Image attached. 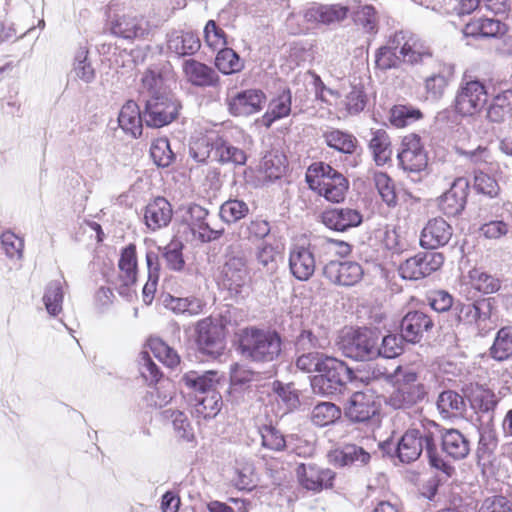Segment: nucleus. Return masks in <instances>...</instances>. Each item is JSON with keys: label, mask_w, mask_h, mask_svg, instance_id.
I'll use <instances>...</instances> for the list:
<instances>
[{"label": "nucleus", "mask_w": 512, "mask_h": 512, "mask_svg": "<svg viewBox=\"0 0 512 512\" xmlns=\"http://www.w3.org/2000/svg\"><path fill=\"white\" fill-rule=\"evenodd\" d=\"M441 427L433 421L422 423L420 427H412L405 431L397 445V455L402 462L410 463L417 460L425 448L429 464L447 477H452L455 468L447 463L437 452L436 438Z\"/></svg>", "instance_id": "f257e3e1"}, {"label": "nucleus", "mask_w": 512, "mask_h": 512, "mask_svg": "<svg viewBox=\"0 0 512 512\" xmlns=\"http://www.w3.org/2000/svg\"><path fill=\"white\" fill-rule=\"evenodd\" d=\"M309 188L331 203H341L349 190L348 179L324 162L311 164L306 172Z\"/></svg>", "instance_id": "f03ea898"}, {"label": "nucleus", "mask_w": 512, "mask_h": 512, "mask_svg": "<svg viewBox=\"0 0 512 512\" xmlns=\"http://www.w3.org/2000/svg\"><path fill=\"white\" fill-rule=\"evenodd\" d=\"M251 280L249 257L240 245H230L224 255L219 283L231 294H240Z\"/></svg>", "instance_id": "7ed1b4c3"}, {"label": "nucleus", "mask_w": 512, "mask_h": 512, "mask_svg": "<svg viewBox=\"0 0 512 512\" xmlns=\"http://www.w3.org/2000/svg\"><path fill=\"white\" fill-rule=\"evenodd\" d=\"M281 338L276 332L245 328L239 334V348L255 361H273L281 352Z\"/></svg>", "instance_id": "20e7f679"}, {"label": "nucleus", "mask_w": 512, "mask_h": 512, "mask_svg": "<svg viewBox=\"0 0 512 512\" xmlns=\"http://www.w3.org/2000/svg\"><path fill=\"white\" fill-rule=\"evenodd\" d=\"M353 378V371L341 360L325 356L319 375L314 376L312 387L323 395L340 392L342 387Z\"/></svg>", "instance_id": "39448f33"}, {"label": "nucleus", "mask_w": 512, "mask_h": 512, "mask_svg": "<svg viewBox=\"0 0 512 512\" xmlns=\"http://www.w3.org/2000/svg\"><path fill=\"white\" fill-rule=\"evenodd\" d=\"M378 334L368 328H359L345 333L341 338V349L345 356L355 360H371L378 356Z\"/></svg>", "instance_id": "423d86ee"}, {"label": "nucleus", "mask_w": 512, "mask_h": 512, "mask_svg": "<svg viewBox=\"0 0 512 512\" xmlns=\"http://www.w3.org/2000/svg\"><path fill=\"white\" fill-rule=\"evenodd\" d=\"M381 402L373 391H356L344 406V416L352 423L369 424L379 420Z\"/></svg>", "instance_id": "0eeeda50"}, {"label": "nucleus", "mask_w": 512, "mask_h": 512, "mask_svg": "<svg viewBox=\"0 0 512 512\" xmlns=\"http://www.w3.org/2000/svg\"><path fill=\"white\" fill-rule=\"evenodd\" d=\"M180 109V102L171 94H153L146 102L144 122L148 127H164L177 119Z\"/></svg>", "instance_id": "6e6552de"}, {"label": "nucleus", "mask_w": 512, "mask_h": 512, "mask_svg": "<svg viewBox=\"0 0 512 512\" xmlns=\"http://www.w3.org/2000/svg\"><path fill=\"white\" fill-rule=\"evenodd\" d=\"M487 88L477 79L461 81L454 100V110L461 116H473L482 111L487 103Z\"/></svg>", "instance_id": "1a4fd4ad"}, {"label": "nucleus", "mask_w": 512, "mask_h": 512, "mask_svg": "<svg viewBox=\"0 0 512 512\" xmlns=\"http://www.w3.org/2000/svg\"><path fill=\"white\" fill-rule=\"evenodd\" d=\"M195 343L198 351L211 358L221 356L225 349V327L207 317L197 322Z\"/></svg>", "instance_id": "9d476101"}, {"label": "nucleus", "mask_w": 512, "mask_h": 512, "mask_svg": "<svg viewBox=\"0 0 512 512\" xmlns=\"http://www.w3.org/2000/svg\"><path fill=\"white\" fill-rule=\"evenodd\" d=\"M392 43L398 48L399 58L403 64L416 66L433 57L430 45L412 32L396 31L392 35Z\"/></svg>", "instance_id": "9b49d317"}, {"label": "nucleus", "mask_w": 512, "mask_h": 512, "mask_svg": "<svg viewBox=\"0 0 512 512\" xmlns=\"http://www.w3.org/2000/svg\"><path fill=\"white\" fill-rule=\"evenodd\" d=\"M444 264L440 252H419L406 259L398 268L399 275L406 280H420L438 271Z\"/></svg>", "instance_id": "f8f14e48"}, {"label": "nucleus", "mask_w": 512, "mask_h": 512, "mask_svg": "<svg viewBox=\"0 0 512 512\" xmlns=\"http://www.w3.org/2000/svg\"><path fill=\"white\" fill-rule=\"evenodd\" d=\"M266 102V94L257 88L238 91L225 99L227 110L234 117H248L259 113Z\"/></svg>", "instance_id": "ddd939ff"}, {"label": "nucleus", "mask_w": 512, "mask_h": 512, "mask_svg": "<svg viewBox=\"0 0 512 512\" xmlns=\"http://www.w3.org/2000/svg\"><path fill=\"white\" fill-rule=\"evenodd\" d=\"M401 146V151L397 156L401 168L412 173L425 170L428 165V157L420 136L414 133L405 136Z\"/></svg>", "instance_id": "4468645a"}, {"label": "nucleus", "mask_w": 512, "mask_h": 512, "mask_svg": "<svg viewBox=\"0 0 512 512\" xmlns=\"http://www.w3.org/2000/svg\"><path fill=\"white\" fill-rule=\"evenodd\" d=\"M316 268L315 256L308 241L296 242L289 253V269L292 275L300 280H309Z\"/></svg>", "instance_id": "2eb2a0df"}, {"label": "nucleus", "mask_w": 512, "mask_h": 512, "mask_svg": "<svg viewBox=\"0 0 512 512\" xmlns=\"http://www.w3.org/2000/svg\"><path fill=\"white\" fill-rule=\"evenodd\" d=\"M364 275L362 266L355 261H330L323 268V276L332 284L354 286Z\"/></svg>", "instance_id": "dca6fc26"}, {"label": "nucleus", "mask_w": 512, "mask_h": 512, "mask_svg": "<svg viewBox=\"0 0 512 512\" xmlns=\"http://www.w3.org/2000/svg\"><path fill=\"white\" fill-rule=\"evenodd\" d=\"M299 484L306 490L320 492L333 486L335 473L330 469H323L315 463H301L296 468Z\"/></svg>", "instance_id": "f3484780"}, {"label": "nucleus", "mask_w": 512, "mask_h": 512, "mask_svg": "<svg viewBox=\"0 0 512 512\" xmlns=\"http://www.w3.org/2000/svg\"><path fill=\"white\" fill-rule=\"evenodd\" d=\"M468 189L469 184L465 178L455 179L451 187L438 198L439 210L447 216L460 214L465 208Z\"/></svg>", "instance_id": "a211bd4d"}, {"label": "nucleus", "mask_w": 512, "mask_h": 512, "mask_svg": "<svg viewBox=\"0 0 512 512\" xmlns=\"http://www.w3.org/2000/svg\"><path fill=\"white\" fill-rule=\"evenodd\" d=\"M509 27L499 19L473 17L463 27L465 37L473 39L501 38L507 34Z\"/></svg>", "instance_id": "6ab92c4d"}, {"label": "nucleus", "mask_w": 512, "mask_h": 512, "mask_svg": "<svg viewBox=\"0 0 512 512\" xmlns=\"http://www.w3.org/2000/svg\"><path fill=\"white\" fill-rule=\"evenodd\" d=\"M434 328L432 318L422 311H409L402 319L400 329L401 336L408 342L418 343L426 333Z\"/></svg>", "instance_id": "aec40b11"}, {"label": "nucleus", "mask_w": 512, "mask_h": 512, "mask_svg": "<svg viewBox=\"0 0 512 512\" xmlns=\"http://www.w3.org/2000/svg\"><path fill=\"white\" fill-rule=\"evenodd\" d=\"M182 71L185 79L192 86L216 87L220 83L219 75L212 67L193 58L184 60Z\"/></svg>", "instance_id": "412c9836"}, {"label": "nucleus", "mask_w": 512, "mask_h": 512, "mask_svg": "<svg viewBox=\"0 0 512 512\" xmlns=\"http://www.w3.org/2000/svg\"><path fill=\"white\" fill-rule=\"evenodd\" d=\"M453 229L441 217L430 219L420 234V245L425 249H436L446 245L451 239Z\"/></svg>", "instance_id": "4be33fe9"}, {"label": "nucleus", "mask_w": 512, "mask_h": 512, "mask_svg": "<svg viewBox=\"0 0 512 512\" xmlns=\"http://www.w3.org/2000/svg\"><path fill=\"white\" fill-rule=\"evenodd\" d=\"M475 327L485 336L497 328L499 315L494 298H482L474 302Z\"/></svg>", "instance_id": "5701e85b"}, {"label": "nucleus", "mask_w": 512, "mask_h": 512, "mask_svg": "<svg viewBox=\"0 0 512 512\" xmlns=\"http://www.w3.org/2000/svg\"><path fill=\"white\" fill-rule=\"evenodd\" d=\"M172 214L169 201L164 197H156L145 207L144 221L150 230L156 231L169 224Z\"/></svg>", "instance_id": "b1692460"}, {"label": "nucleus", "mask_w": 512, "mask_h": 512, "mask_svg": "<svg viewBox=\"0 0 512 512\" xmlns=\"http://www.w3.org/2000/svg\"><path fill=\"white\" fill-rule=\"evenodd\" d=\"M323 223L330 229L345 231L362 223L361 213L352 208H334L323 213Z\"/></svg>", "instance_id": "393cba45"}, {"label": "nucleus", "mask_w": 512, "mask_h": 512, "mask_svg": "<svg viewBox=\"0 0 512 512\" xmlns=\"http://www.w3.org/2000/svg\"><path fill=\"white\" fill-rule=\"evenodd\" d=\"M118 268L121 287H130L137 282L138 259L134 243L128 244L121 250Z\"/></svg>", "instance_id": "a878e982"}, {"label": "nucleus", "mask_w": 512, "mask_h": 512, "mask_svg": "<svg viewBox=\"0 0 512 512\" xmlns=\"http://www.w3.org/2000/svg\"><path fill=\"white\" fill-rule=\"evenodd\" d=\"M443 451L454 460H462L470 453L469 440L457 429H448L441 433Z\"/></svg>", "instance_id": "bb28decb"}, {"label": "nucleus", "mask_w": 512, "mask_h": 512, "mask_svg": "<svg viewBox=\"0 0 512 512\" xmlns=\"http://www.w3.org/2000/svg\"><path fill=\"white\" fill-rule=\"evenodd\" d=\"M292 94L289 89H284L276 97L271 99L267 111L261 117V124L270 128L272 124L291 113Z\"/></svg>", "instance_id": "cd10ccee"}, {"label": "nucleus", "mask_w": 512, "mask_h": 512, "mask_svg": "<svg viewBox=\"0 0 512 512\" xmlns=\"http://www.w3.org/2000/svg\"><path fill=\"white\" fill-rule=\"evenodd\" d=\"M118 123L122 130L132 136L138 138L142 135L143 120L138 104L132 100L127 101L121 108Z\"/></svg>", "instance_id": "c85d7f7f"}, {"label": "nucleus", "mask_w": 512, "mask_h": 512, "mask_svg": "<svg viewBox=\"0 0 512 512\" xmlns=\"http://www.w3.org/2000/svg\"><path fill=\"white\" fill-rule=\"evenodd\" d=\"M425 396L426 389L424 385H397L389 396L388 404L395 409L409 408L422 401Z\"/></svg>", "instance_id": "c756f323"}, {"label": "nucleus", "mask_w": 512, "mask_h": 512, "mask_svg": "<svg viewBox=\"0 0 512 512\" xmlns=\"http://www.w3.org/2000/svg\"><path fill=\"white\" fill-rule=\"evenodd\" d=\"M164 306L177 315L196 316L202 313L205 303L194 295L187 297H175L167 294L163 298Z\"/></svg>", "instance_id": "7c9ffc66"}, {"label": "nucleus", "mask_w": 512, "mask_h": 512, "mask_svg": "<svg viewBox=\"0 0 512 512\" xmlns=\"http://www.w3.org/2000/svg\"><path fill=\"white\" fill-rule=\"evenodd\" d=\"M486 115L494 123H503L512 117V88L504 89L492 97Z\"/></svg>", "instance_id": "2f4dec72"}, {"label": "nucleus", "mask_w": 512, "mask_h": 512, "mask_svg": "<svg viewBox=\"0 0 512 512\" xmlns=\"http://www.w3.org/2000/svg\"><path fill=\"white\" fill-rule=\"evenodd\" d=\"M368 103V95L363 85H351L343 98L337 103L340 112L346 116H354L361 113Z\"/></svg>", "instance_id": "473e14b6"}, {"label": "nucleus", "mask_w": 512, "mask_h": 512, "mask_svg": "<svg viewBox=\"0 0 512 512\" xmlns=\"http://www.w3.org/2000/svg\"><path fill=\"white\" fill-rule=\"evenodd\" d=\"M142 18L132 14L118 15L111 22V32L125 39H134L143 36L145 29L142 26Z\"/></svg>", "instance_id": "72a5a7b5"}, {"label": "nucleus", "mask_w": 512, "mask_h": 512, "mask_svg": "<svg viewBox=\"0 0 512 512\" xmlns=\"http://www.w3.org/2000/svg\"><path fill=\"white\" fill-rule=\"evenodd\" d=\"M168 49L179 56L192 55L196 53L201 42L197 34L193 32H173L167 42Z\"/></svg>", "instance_id": "f704fd0d"}, {"label": "nucleus", "mask_w": 512, "mask_h": 512, "mask_svg": "<svg viewBox=\"0 0 512 512\" xmlns=\"http://www.w3.org/2000/svg\"><path fill=\"white\" fill-rule=\"evenodd\" d=\"M467 398L477 413L494 411L498 403L494 391L479 384L471 386Z\"/></svg>", "instance_id": "c9c22d12"}, {"label": "nucleus", "mask_w": 512, "mask_h": 512, "mask_svg": "<svg viewBox=\"0 0 512 512\" xmlns=\"http://www.w3.org/2000/svg\"><path fill=\"white\" fill-rule=\"evenodd\" d=\"M323 138L328 147L344 154L355 153L359 144L353 134L336 128L325 131Z\"/></svg>", "instance_id": "e433bc0d"}, {"label": "nucleus", "mask_w": 512, "mask_h": 512, "mask_svg": "<svg viewBox=\"0 0 512 512\" xmlns=\"http://www.w3.org/2000/svg\"><path fill=\"white\" fill-rule=\"evenodd\" d=\"M369 148L378 166H383L391 161L393 154L392 145L390 137L385 130L378 129L372 133Z\"/></svg>", "instance_id": "4c0bfd02"}, {"label": "nucleus", "mask_w": 512, "mask_h": 512, "mask_svg": "<svg viewBox=\"0 0 512 512\" xmlns=\"http://www.w3.org/2000/svg\"><path fill=\"white\" fill-rule=\"evenodd\" d=\"M352 20L356 27L361 29L365 34L373 36L379 30V15L375 7L370 4L359 6L353 10Z\"/></svg>", "instance_id": "58836bf2"}, {"label": "nucleus", "mask_w": 512, "mask_h": 512, "mask_svg": "<svg viewBox=\"0 0 512 512\" xmlns=\"http://www.w3.org/2000/svg\"><path fill=\"white\" fill-rule=\"evenodd\" d=\"M331 461L338 466H347L355 462L367 464L370 461V454L362 447L355 444H347L342 449H336L331 454Z\"/></svg>", "instance_id": "ea45409f"}, {"label": "nucleus", "mask_w": 512, "mask_h": 512, "mask_svg": "<svg viewBox=\"0 0 512 512\" xmlns=\"http://www.w3.org/2000/svg\"><path fill=\"white\" fill-rule=\"evenodd\" d=\"M349 9L341 5H320L310 8L306 16L322 24H332L344 20Z\"/></svg>", "instance_id": "a19ab883"}, {"label": "nucleus", "mask_w": 512, "mask_h": 512, "mask_svg": "<svg viewBox=\"0 0 512 512\" xmlns=\"http://www.w3.org/2000/svg\"><path fill=\"white\" fill-rule=\"evenodd\" d=\"M182 381L189 389L205 393L215 390L219 383V378L218 373L212 370L201 375L195 371H189L183 375Z\"/></svg>", "instance_id": "79ce46f5"}, {"label": "nucleus", "mask_w": 512, "mask_h": 512, "mask_svg": "<svg viewBox=\"0 0 512 512\" xmlns=\"http://www.w3.org/2000/svg\"><path fill=\"white\" fill-rule=\"evenodd\" d=\"M467 284L471 289L482 294L495 293L501 287V282L498 278L478 268H473L469 271Z\"/></svg>", "instance_id": "37998d69"}, {"label": "nucleus", "mask_w": 512, "mask_h": 512, "mask_svg": "<svg viewBox=\"0 0 512 512\" xmlns=\"http://www.w3.org/2000/svg\"><path fill=\"white\" fill-rule=\"evenodd\" d=\"M437 407L445 417L461 416L466 410L464 398L452 390L443 391L439 395Z\"/></svg>", "instance_id": "c03bdc74"}, {"label": "nucleus", "mask_w": 512, "mask_h": 512, "mask_svg": "<svg viewBox=\"0 0 512 512\" xmlns=\"http://www.w3.org/2000/svg\"><path fill=\"white\" fill-rule=\"evenodd\" d=\"M489 355L496 361H505L512 356V327L499 329L493 344L489 348Z\"/></svg>", "instance_id": "a18cd8bd"}, {"label": "nucleus", "mask_w": 512, "mask_h": 512, "mask_svg": "<svg viewBox=\"0 0 512 512\" xmlns=\"http://www.w3.org/2000/svg\"><path fill=\"white\" fill-rule=\"evenodd\" d=\"M147 346L152 354L165 366L174 368L180 364L178 353L161 338L152 336L147 340Z\"/></svg>", "instance_id": "49530a36"}, {"label": "nucleus", "mask_w": 512, "mask_h": 512, "mask_svg": "<svg viewBox=\"0 0 512 512\" xmlns=\"http://www.w3.org/2000/svg\"><path fill=\"white\" fill-rule=\"evenodd\" d=\"M342 411L340 407L332 402L318 403L312 410L311 421L319 427H325L335 423L341 418Z\"/></svg>", "instance_id": "de8ad7c7"}, {"label": "nucleus", "mask_w": 512, "mask_h": 512, "mask_svg": "<svg viewBox=\"0 0 512 512\" xmlns=\"http://www.w3.org/2000/svg\"><path fill=\"white\" fill-rule=\"evenodd\" d=\"M423 117L420 109L410 105H394L390 110L389 121L396 128H404Z\"/></svg>", "instance_id": "09e8293b"}, {"label": "nucleus", "mask_w": 512, "mask_h": 512, "mask_svg": "<svg viewBox=\"0 0 512 512\" xmlns=\"http://www.w3.org/2000/svg\"><path fill=\"white\" fill-rule=\"evenodd\" d=\"M398 48L392 43V35L389 37L387 44L379 47L375 52V65L381 70H389L398 68L402 63L399 58Z\"/></svg>", "instance_id": "8fccbe9b"}, {"label": "nucleus", "mask_w": 512, "mask_h": 512, "mask_svg": "<svg viewBox=\"0 0 512 512\" xmlns=\"http://www.w3.org/2000/svg\"><path fill=\"white\" fill-rule=\"evenodd\" d=\"M213 149L214 158L222 164L243 165L246 162L245 152L225 141H216Z\"/></svg>", "instance_id": "3c124183"}, {"label": "nucleus", "mask_w": 512, "mask_h": 512, "mask_svg": "<svg viewBox=\"0 0 512 512\" xmlns=\"http://www.w3.org/2000/svg\"><path fill=\"white\" fill-rule=\"evenodd\" d=\"M215 65L220 72L227 75L240 72L244 67L239 55L233 49L227 47L219 49Z\"/></svg>", "instance_id": "603ef678"}, {"label": "nucleus", "mask_w": 512, "mask_h": 512, "mask_svg": "<svg viewBox=\"0 0 512 512\" xmlns=\"http://www.w3.org/2000/svg\"><path fill=\"white\" fill-rule=\"evenodd\" d=\"M375 187L383 202L389 207L397 204V194L394 181L387 173L375 172L373 175Z\"/></svg>", "instance_id": "864d4df0"}, {"label": "nucleus", "mask_w": 512, "mask_h": 512, "mask_svg": "<svg viewBox=\"0 0 512 512\" xmlns=\"http://www.w3.org/2000/svg\"><path fill=\"white\" fill-rule=\"evenodd\" d=\"M248 213L249 207L247 203L238 199L225 201L219 211L221 219L227 224H232L243 219Z\"/></svg>", "instance_id": "5fc2aeb1"}, {"label": "nucleus", "mask_w": 512, "mask_h": 512, "mask_svg": "<svg viewBox=\"0 0 512 512\" xmlns=\"http://www.w3.org/2000/svg\"><path fill=\"white\" fill-rule=\"evenodd\" d=\"M232 485L240 491H252L257 486L254 466L250 463L240 465L234 472Z\"/></svg>", "instance_id": "6e6d98bb"}, {"label": "nucleus", "mask_w": 512, "mask_h": 512, "mask_svg": "<svg viewBox=\"0 0 512 512\" xmlns=\"http://www.w3.org/2000/svg\"><path fill=\"white\" fill-rule=\"evenodd\" d=\"M150 155L154 163L159 167H168L175 158L170 142L166 137L157 138L152 142Z\"/></svg>", "instance_id": "4d7b16f0"}, {"label": "nucleus", "mask_w": 512, "mask_h": 512, "mask_svg": "<svg viewBox=\"0 0 512 512\" xmlns=\"http://www.w3.org/2000/svg\"><path fill=\"white\" fill-rule=\"evenodd\" d=\"M261 435L262 446L273 451H282L286 447L283 433L274 425H262L258 428Z\"/></svg>", "instance_id": "13d9d810"}, {"label": "nucleus", "mask_w": 512, "mask_h": 512, "mask_svg": "<svg viewBox=\"0 0 512 512\" xmlns=\"http://www.w3.org/2000/svg\"><path fill=\"white\" fill-rule=\"evenodd\" d=\"M281 251L277 246L263 243L257 247L255 258L258 266L266 271H274L277 268V260Z\"/></svg>", "instance_id": "bf43d9fd"}, {"label": "nucleus", "mask_w": 512, "mask_h": 512, "mask_svg": "<svg viewBox=\"0 0 512 512\" xmlns=\"http://www.w3.org/2000/svg\"><path fill=\"white\" fill-rule=\"evenodd\" d=\"M43 301L50 315L57 316L61 312L63 289L60 281H52L48 284L43 296Z\"/></svg>", "instance_id": "052dcab7"}, {"label": "nucleus", "mask_w": 512, "mask_h": 512, "mask_svg": "<svg viewBox=\"0 0 512 512\" xmlns=\"http://www.w3.org/2000/svg\"><path fill=\"white\" fill-rule=\"evenodd\" d=\"M449 85V78L442 73H433L424 80L426 99H440Z\"/></svg>", "instance_id": "680f3d73"}, {"label": "nucleus", "mask_w": 512, "mask_h": 512, "mask_svg": "<svg viewBox=\"0 0 512 512\" xmlns=\"http://www.w3.org/2000/svg\"><path fill=\"white\" fill-rule=\"evenodd\" d=\"M474 189L477 193L489 198L497 197L501 191L497 180L484 172H479L475 175Z\"/></svg>", "instance_id": "e2e57ef3"}, {"label": "nucleus", "mask_w": 512, "mask_h": 512, "mask_svg": "<svg viewBox=\"0 0 512 512\" xmlns=\"http://www.w3.org/2000/svg\"><path fill=\"white\" fill-rule=\"evenodd\" d=\"M2 248L9 258L21 259L24 250V240L14 232L7 230L1 235Z\"/></svg>", "instance_id": "0e129e2a"}, {"label": "nucleus", "mask_w": 512, "mask_h": 512, "mask_svg": "<svg viewBox=\"0 0 512 512\" xmlns=\"http://www.w3.org/2000/svg\"><path fill=\"white\" fill-rule=\"evenodd\" d=\"M204 40L213 50L221 49L227 44L226 33L214 20H209L204 28Z\"/></svg>", "instance_id": "69168bd1"}, {"label": "nucleus", "mask_w": 512, "mask_h": 512, "mask_svg": "<svg viewBox=\"0 0 512 512\" xmlns=\"http://www.w3.org/2000/svg\"><path fill=\"white\" fill-rule=\"evenodd\" d=\"M264 170L268 178L279 179L287 170V159L281 154H270L264 158Z\"/></svg>", "instance_id": "338daca9"}, {"label": "nucleus", "mask_w": 512, "mask_h": 512, "mask_svg": "<svg viewBox=\"0 0 512 512\" xmlns=\"http://www.w3.org/2000/svg\"><path fill=\"white\" fill-rule=\"evenodd\" d=\"M478 512H512V502L504 496H492L484 499Z\"/></svg>", "instance_id": "774afa93"}]
</instances>
